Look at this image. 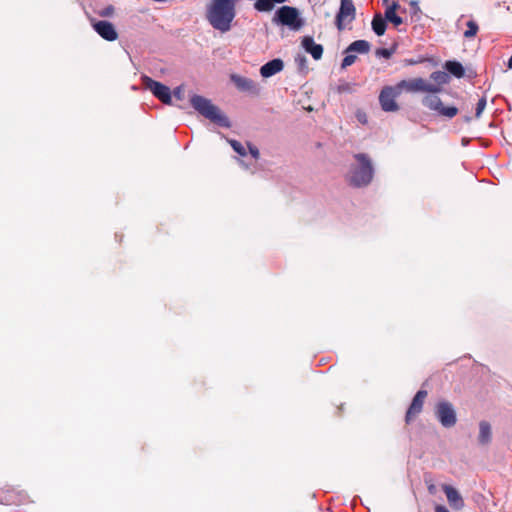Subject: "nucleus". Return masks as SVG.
Masks as SVG:
<instances>
[{
    "label": "nucleus",
    "mask_w": 512,
    "mask_h": 512,
    "mask_svg": "<svg viewBox=\"0 0 512 512\" xmlns=\"http://www.w3.org/2000/svg\"><path fill=\"white\" fill-rule=\"evenodd\" d=\"M239 0H212L207 7L206 18L209 24L221 33L228 32L236 16Z\"/></svg>",
    "instance_id": "1"
},
{
    "label": "nucleus",
    "mask_w": 512,
    "mask_h": 512,
    "mask_svg": "<svg viewBox=\"0 0 512 512\" xmlns=\"http://www.w3.org/2000/svg\"><path fill=\"white\" fill-rule=\"evenodd\" d=\"M353 159L346 175L348 183L356 188L368 186L375 172L371 158L365 153H357Z\"/></svg>",
    "instance_id": "2"
},
{
    "label": "nucleus",
    "mask_w": 512,
    "mask_h": 512,
    "mask_svg": "<svg viewBox=\"0 0 512 512\" xmlns=\"http://www.w3.org/2000/svg\"><path fill=\"white\" fill-rule=\"evenodd\" d=\"M190 104L200 115L214 124L223 128H229L231 126L228 117L222 113L220 108L214 105L211 100L201 95L193 94L190 98Z\"/></svg>",
    "instance_id": "3"
},
{
    "label": "nucleus",
    "mask_w": 512,
    "mask_h": 512,
    "mask_svg": "<svg viewBox=\"0 0 512 512\" xmlns=\"http://www.w3.org/2000/svg\"><path fill=\"white\" fill-rule=\"evenodd\" d=\"M272 21L276 25L286 26L293 31L300 30L304 25V20L299 10L292 6H282L278 8Z\"/></svg>",
    "instance_id": "4"
},
{
    "label": "nucleus",
    "mask_w": 512,
    "mask_h": 512,
    "mask_svg": "<svg viewBox=\"0 0 512 512\" xmlns=\"http://www.w3.org/2000/svg\"><path fill=\"white\" fill-rule=\"evenodd\" d=\"M400 93L402 91L415 93V92H427V93H439L440 87L427 82L423 78H413L409 80H402L396 84Z\"/></svg>",
    "instance_id": "5"
},
{
    "label": "nucleus",
    "mask_w": 512,
    "mask_h": 512,
    "mask_svg": "<svg viewBox=\"0 0 512 512\" xmlns=\"http://www.w3.org/2000/svg\"><path fill=\"white\" fill-rule=\"evenodd\" d=\"M437 93H429L422 99V104L435 111L438 115L448 119H452L458 113V108L455 106H444L441 99L436 95Z\"/></svg>",
    "instance_id": "6"
},
{
    "label": "nucleus",
    "mask_w": 512,
    "mask_h": 512,
    "mask_svg": "<svg viewBox=\"0 0 512 512\" xmlns=\"http://www.w3.org/2000/svg\"><path fill=\"white\" fill-rule=\"evenodd\" d=\"M356 17V8L352 0H340V7L335 17L338 31H343Z\"/></svg>",
    "instance_id": "7"
},
{
    "label": "nucleus",
    "mask_w": 512,
    "mask_h": 512,
    "mask_svg": "<svg viewBox=\"0 0 512 512\" xmlns=\"http://www.w3.org/2000/svg\"><path fill=\"white\" fill-rule=\"evenodd\" d=\"M141 85L152 92V94L162 103L170 105L172 103L171 90L161 82L155 81L148 76L141 77Z\"/></svg>",
    "instance_id": "8"
},
{
    "label": "nucleus",
    "mask_w": 512,
    "mask_h": 512,
    "mask_svg": "<svg viewBox=\"0 0 512 512\" xmlns=\"http://www.w3.org/2000/svg\"><path fill=\"white\" fill-rule=\"evenodd\" d=\"M370 49L371 45L366 40H356L352 42L343 52L345 54V57L341 62V69H346L347 67L353 65L356 62V53L367 54L369 53Z\"/></svg>",
    "instance_id": "9"
},
{
    "label": "nucleus",
    "mask_w": 512,
    "mask_h": 512,
    "mask_svg": "<svg viewBox=\"0 0 512 512\" xmlns=\"http://www.w3.org/2000/svg\"><path fill=\"white\" fill-rule=\"evenodd\" d=\"M435 416L445 428L453 427L457 422L456 411L453 405L445 400L439 401L435 406Z\"/></svg>",
    "instance_id": "10"
},
{
    "label": "nucleus",
    "mask_w": 512,
    "mask_h": 512,
    "mask_svg": "<svg viewBox=\"0 0 512 512\" xmlns=\"http://www.w3.org/2000/svg\"><path fill=\"white\" fill-rule=\"evenodd\" d=\"M400 91L397 86H386L384 87L379 95V102L381 108L385 112H395L399 109L396 103V98L400 95Z\"/></svg>",
    "instance_id": "11"
},
{
    "label": "nucleus",
    "mask_w": 512,
    "mask_h": 512,
    "mask_svg": "<svg viewBox=\"0 0 512 512\" xmlns=\"http://www.w3.org/2000/svg\"><path fill=\"white\" fill-rule=\"evenodd\" d=\"M93 30L104 40L112 42L118 39L115 26L107 20H97L89 16Z\"/></svg>",
    "instance_id": "12"
},
{
    "label": "nucleus",
    "mask_w": 512,
    "mask_h": 512,
    "mask_svg": "<svg viewBox=\"0 0 512 512\" xmlns=\"http://www.w3.org/2000/svg\"><path fill=\"white\" fill-rule=\"evenodd\" d=\"M427 396V391L425 390H419L414 398L412 399V402L406 412L405 421L407 424H409L415 416H417L423 408L424 400Z\"/></svg>",
    "instance_id": "13"
},
{
    "label": "nucleus",
    "mask_w": 512,
    "mask_h": 512,
    "mask_svg": "<svg viewBox=\"0 0 512 512\" xmlns=\"http://www.w3.org/2000/svg\"><path fill=\"white\" fill-rule=\"evenodd\" d=\"M442 490L445 493L447 501L452 509L461 510L464 507V500L456 488L451 485L444 484L442 485Z\"/></svg>",
    "instance_id": "14"
},
{
    "label": "nucleus",
    "mask_w": 512,
    "mask_h": 512,
    "mask_svg": "<svg viewBox=\"0 0 512 512\" xmlns=\"http://www.w3.org/2000/svg\"><path fill=\"white\" fill-rule=\"evenodd\" d=\"M301 46L306 53L310 54L314 60H320L323 55V46L314 41L311 36H304L301 40Z\"/></svg>",
    "instance_id": "15"
},
{
    "label": "nucleus",
    "mask_w": 512,
    "mask_h": 512,
    "mask_svg": "<svg viewBox=\"0 0 512 512\" xmlns=\"http://www.w3.org/2000/svg\"><path fill=\"white\" fill-rule=\"evenodd\" d=\"M230 79L237 87V89L242 92L256 93L258 90L257 84L250 78L232 74Z\"/></svg>",
    "instance_id": "16"
},
{
    "label": "nucleus",
    "mask_w": 512,
    "mask_h": 512,
    "mask_svg": "<svg viewBox=\"0 0 512 512\" xmlns=\"http://www.w3.org/2000/svg\"><path fill=\"white\" fill-rule=\"evenodd\" d=\"M283 68L284 62L280 58H275L261 66L260 75L263 78H269L281 72Z\"/></svg>",
    "instance_id": "17"
},
{
    "label": "nucleus",
    "mask_w": 512,
    "mask_h": 512,
    "mask_svg": "<svg viewBox=\"0 0 512 512\" xmlns=\"http://www.w3.org/2000/svg\"><path fill=\"white\" fill-rule=\"evenodd\" d=\"M444 68L448 74L453 75L456 78H462L465 74L463 65L456 60H448L444 64Z\"/></svg>",
    "instance_id": "18"
},
{
    "label": "nucleus",
    "mask_w": 512,
    "mask_h": 512,
    "mask_svg": "<svg viewBox=\"0 0 512 512\" xmlns=\"http://www.w3.org/2000/svg\"><path fill=\"white\" fill-rule=\"evenodd\" d=\"M372 30L378 36H382L387 28L386 19L380 13L376 14L371 22Z\"/></svg>",
    "instance_id": "19"
},
{
    "label": "nucleus",
    "mask_w": 512,
    "mask_h": 512,
    "mask_svg": "<svg viewBox=\"0 0 512 512\" xmlns=\"http://www.w3.org/2000/svg\"><path fill=\"white\" fill-rule=\"evenodd\" d=\"M491 440V426L486 421H481L479 424L478 441L480 444H487Z\"/></svg>",
    "instance_id": "20"
},
{
    "label": "nucleus",
    "mask_w": 512,
    "mask_h": 512,
    "mask_svg": "<svg viewBox=\"0 0 512 512\" xmlns=\"http://www.w3.org/2000/svg\"><path fill=\"white\" fill-rule=\"evenodd\" d=\"M398 8V4L396 2H393L391 6H389L385 11V19L386 21H389L393 23L395 26H399L403 23V20L400 16L396 14V9Z\"/></svg>",
    "instance_id": "21"
},
{
    "label": "nucleus",
    "mask_w": 512,
    "mask_h": 512,
    "mask_svg": "<svg viewBox=\"0 0 512 512\" xmlns=\"http://www.w3.org/2000/svg\"><path fill=\"white\" fill-rule=\"evenodd\" d=\"M430 78L435 82L433 85H437L441 87L444 84H447L450 81V76L445 71H434L431 73ZM442 88H440V91Z\"/></svg>",
    "instance_id": "22"
},
{
    "label": "nucleus",
    "mask_w": 512,
    "mask_h": 512,
    "mask_svg": "<svg viewBox=\"0 0 512 512\" xmlns=\"http://www.w3.org/2000/svg\"><path fill=\"white\" fill-rule=\"evenodd\" d=\"M273 0H256L254 8L259 12H269L274 8Z\"/></svg>",
    "instance_id": "23"
},
{
    "label": "nucleus",
    "mask_w": 512,
    "mask_h": 512,
    "mask_svg": "<svg viewBox=\"0 0 512 512\" xmlns=\"http://www.w3.org/2000/svg\"><path fill=\"white\" fill-rule=\"evenodd\" d=\"M467 30L464 32V37L465 38H472L474 37L478 30H479V27H478V24L473 21V20H469L467 23Z\"/></svg>",
    "instance_id": "24"
},
{
    "label": "nucleus",
    "mask_w": 512,
    "mask_h": 512,
    "mask_svg": "<svg viewBox=\"0 0 512 512\" xmlns=\"http://www.w3.org/2000/svg\"><path fill=\"white\" fill-rule=\"evenodd\" d=\"M410 14L415 20H419L421 16V9L417 0H411L409 3Z\"/></svg>",
    "instance_id": "25"
},
{
    "label": "nucleus",
    "mask_w": 512,
    "mask_h": 512,
    "mask_svg": "<svg viewBox=\"0 0 512 512\" xmlns=\"http://www.w3.org/2000/svg\"><path fill=\"white\" fill-rule=\"evenodd\" d=\"M229 143L237 154L240 156H246V149L241 142L237 140H229Z\"/></svg>",
    "instance_id": "26"
},
{
    "label": "nucleus",
    "mask_w": 512,
    "mask_h": 512,
    "mask_svg": "<svg viewBox=\"0 0 512 512\" xmlns=\"http://www.w3.org/2000/svg\"><path fill=\"white\" fill-rule=\"evenodd\" d=\"M100 17H111L114 13V7L112 5H108L100 10L95 11Z\"/></svg>",
    "instance_id": "27"
},
{
    "label": "nucleus",
    "mask_w": 512,
    "mask_h": 512,
    "mask_svg": "<svg viewBox=\"0 0 512 512\" xmlns=\"http://www.w3.org/2000/svg\"><path fill=\"white\" fill-rule=\"evenodd\" d=\"M486 104H487V101H486L485 97H482L479 99L477 106H476V112H475V116L477 118H479L481 116V114L483 113V111L486 107Z\"/></svg>",
    "instance_id": "28"
},
{
    "label": "nucleus",
    "mask_w": 512,
    "mask_h": 512,
    "mask_svg": "<svg viewBox=\"0 0 512 512\" xmlns=\"http://www.w3.org/2000/svg\"><path fill=\"white\" fill-rule=\"evenodd\" d=\"M295 62L297 63L299 69L304 71L307 69V58L304 55H297L295 57Z\"/></svg>",
    "instance_id": "29"
},
{
    "label": "nucleus",
    "mask_w": 512,
    "mask_h": 512,
    "mask_svg": "<svg viewBox=\"0 0 512 512\" xmlns=\"http://www.w3.org/2000/svg\"><path fill=\"white\" fill-rule=\"evenodd\" d=\"M393 51L387 48H378L376 50V56L389 59L392 56Z\"/></svg>",
    "instance_id": "30"
},
{
    "label": "nucleus",
    "mask_w": 512,
    "mask_h": 512,
    "mask_svg": "<svg viewBox=\"0 0 512 512\" xmlns=\"http://www.w3.org/2000/svg\"><path fill=\"white\" fill-rule=\"evenodd\" d=\"M248 149H249V153L251 154L252 158L257 160L260 156L259 149L250 143L248 144Z\"/></svg>",
    "instance_id": "31"
},
{
    "label": "nucleus",
    "mask_w": 512,
    "mask_h": 512,
    "mask_svg": "<svg viewBox=\"0 0 512 512\" xmlns=\"http://www.w3.org/2000/svg\"><path fill=\"white\" fill-rule=\"evenodd\" d=\"M173 95L175 98L179 99V100H182L184 95H183V87L182 86H178L176 87L174 90H173Z\"/></svg>",
    "instance_id": "32"
},
{
    "label": "nucleus",
    "mask_w": 512,
    "mask_h": 512,
    "mask_svg": "<svg viewBox=\"0 0 512 512\" xmlns=\"http://www.w3.org/2000/svg\"><path fill=\"white\" fill-rule=\"evenodd\" d=\"M435 512H449V510L443 505H437L435 507Z\"/></svg>",
    "instance_id": "33"
},
{
    "label": "nucleus",
    "mask_w": 512,
    "mask_h": 512,
    "mask_svg": "<svg viewBox=\"0 0 512 512\" xmlns=\"http://www.w3.org/2000/svg\"><path fill=\"white\" fill-rule=\"evenodd\" d=\"M508 68L512 69V54H511V57L508 60Z\"/></svg>",
    "instance_id": "34"
},
{
    "label": "nucleus",
    "mask_w": 512,
    "mask_h": 512,
    "mask_svg": "<svg viewBox=\"0 0 512 512\" xmlns=\"http://www.w3.org/2000/svg\"><path fill=\"white\" fill-rule=\"evenodd\" d=\"M428 490H429V492H430V493H434V490H435L434 485H430V486L428 487Z\"/></svg>",
    "instance_id": "35"
},
{
    "label": "nucleus",
    "mask_w": 512,
    "mask_h": 512,
    "mask_svg": "<svg viewBox=\"0 0 512 512\" xmlns=\"http://www.w3.org/2000/svg\"><path fill=\"white\" fill-rule=\"evenodd\" d=\"M273 1H274V3H283V2H285L286 0H273Z\"/></svg>",
    "instance_id": "36"
},
{
    "label": "nucleus",
    "mask_w": 512,
    "mask_h": 512,
    "mask_svg": "<svg viewBox=\"0 0 512 512\" xmlns=\"http://www.w3.org/2000/svg\"><path fill=\"white\" fill-rule=\"evenodd\" d=\"M470 120H471V118L469 116L465 117L466 122H469Z\"/></svg>",
    "instance_id": "37"
},
{
    "label": "nucleus",
    "mask_w": 512,
    "mask_h": 512,
    "mask_svg": "<svg viewBox=\"0 0 512 512\" xmlns=\"http://www.w3.org/2000/svg\"><path fill=\"white\" fill-rule=\"evenodd\" d=\"M240 164L245 166V168H247V166L245 165L244 161H240Z\"/></svg>",
    "instance_id": "38"
},
{
    "label": "nucleus",
    "mask_w": 512,
    "mask_h": 512,
    "mask_svg": "<svg viewBox=\"0 0 512 512\" xmlns=\"http://www.w3.org/2000/svg\"><path fill=\"white\" fill-rule=\"evenodd\" d=\"M359 121L364 122V117H359Z\"/></svg>",
    "instance_id": "39"
},
{
    "label": "nucleus",
    "mask_w": 512,
    "mask_h": 512,
    "mask_svg": "<svg viewBox=\"0 0 512 512\" xmlns=\"http://www.w3.org/2000/svg\"><path fill=\"white\" fill-rule=\"evenodd\" d=\"M359 121L364 122V117H359Z\"/></svg>",
    "instance_id": "40"
}]
</instances>
